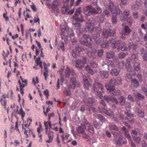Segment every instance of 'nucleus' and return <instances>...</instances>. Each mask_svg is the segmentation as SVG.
Returning <instances> with one entry per match:
<instances>
[{
  "label": "nucleus",
  "mask_w": 147,
  "mask_h": 147,
  "mask_svg": "<svg viewBox=\"0 0 147 147\" xmlns=\"http://www.w3.org/2000/svg\"><path fill=\"white\" fill-rule=\"evenodd\" d=\"M19 114L20 115H21L22 118V119H23L24 117L25 113L24 111H23L22 108H21L20 109L19 112Z\"/></svg>",
  "instance_id": "obj_61"
},
{
  "label": "nucleus",
  "mask_w": 147,
  "mask_h": 147,
  "mask_svg": "<svg viewBox=\"0 0 147 147\" xmlns=\"http://www.w3.org/2000/svg\"><path fill=\"white\" fill-rule=\"evenodd\" d=\"M114 10V11L113 13L112 14L117 15L118 14L120 15L122 14V12L120 10L118 6H116L115 7Z\"/></svg>",
  "instance_id": "obj_35"
},
{
  "label": "nucleus",
  "mask_w": 147,
  "mask_h": 147,
  "mask_svg": "<svg viewBox=\"0 0 147 147\" xmlns=\"http://www.w3.org/2000/svg\"><path fill=\"white\" fill-rule=\"evenodd\" d=\"M117 15L112 14L111 19L112 23L113 24H116L117 23Z\"/></svg>",
  "instance_id": "obj_48"
},
{
  "label": "nucleus",
  "mask_w": 147,
  "mask_h": 147,
  "mask_svg": "<svg viewBox=\"0 0 147 147\" xmlns=\"http://www.w3.org/2000/svg\"><path fill=\"white\" fill-rule=\"evenodd\" d=\"M53 131H51L50 129H49V131H47V133H46V134L48 135V136L49 137H50V138H53Z\"/></svg>",
  "instance_id": "obj_63"
},
{
  "label": "nucleus",
  "mask_w": 147,
  "mask_h": 147,
  "mask_svg": "<svg viewBox=\"0 0 147 147\" xmlns=\"http://www.w3.org/2000/svg\"><path fill=\"white\" fill-rule=\"evenodd\" d=\"M90 65L93 68H96L98 67V63L94 61H92L90 62Z\"/></svg>",
  "instance_id": "obj_50"
},
{
  "label": "nucleus",
  "mask_w": 147,
  "mask_h": 147,
  "mask_svg": "<svg viewBox=\"0 0 147 147\" xmlns=\"http://www.w3.org/2000/svg\"><path fill=\"white\" fill-rule=\"evenodd\" d=\"M121 130L124 132L125 136L128 140L129 141H131V137L128 133V131L125 126H123L121 129Z\"/></svg>",
  "instance_id": "obj_22"
},
{
  "label": "nucleus",
  "mask_w": 147,
  "mask_h": 147,
  "mask_svg": "<svg viewBox=\"0 0 147 147\" xmlns=\"http://www.w3.org/2000/svg\"><path fill=\"white\" fill-rule=\"evenodd\" d=\"M122 27L120 34L123 40H125L126 38V36L129 34L131 30L129 27L124 24H122Z\"/></svg>",
  "instance_id": "obj_3"
},
{
  "label": "nucleus",
  "mask_w": 147,
  "mask_h": 147,
  "mask_svg": "<svg viewBox=\"0 0 147 147\" xmlns=\"http://www.w3.org/2000/svg\"><path fill=\"white\" fill-rule=\"evenodd\" d=\"M133 138L134 140L137 143L140 144L141 140V138L137 136H133Z\"/></svg>",
  "instance_id": "obj_47"
},
{
  "label": "nucleus",
  "mask_w": 147,
  "mask_h": 147,
  "mask_svg": "<svg viewBox=\"0 0 147 147\" xmlns=\"http://www.w3.org/2000/svg\"><path fill=\"white\" fill-rule=\"evenodd\" d=\"M83 37L85 39V40H84L82 39L79 38V41L84 45L87 46L89 48H92L91 44L87 40V39L90 38L89 35L88 34H85L83 35Z\"/></svg>",
  "instance_id": "obj_8"
},
{
  "label": "nucleus",
  "mask_w": 147,
  "mask_h": 147,
  "mask_svg": "<svg viewBox=\"0 0 147 147\" xmlns=\"http://www.w3.org/2000/svg\"><path fill=\"white\" fill-rule=\"evenodd\" d=\"M109 128L110 131H112L111 133L113 134V132L117 133L118 132H120L118 127L114 124L111 123L109 125Z\"/></svg>",
  "instance_id": "obj_23"
},
{
  "label": "nucleus",
  "mask_w": 147,
  "mask_h": 147,
  "mask_svg": "<svg viewBox=\"0 0 147 147\" xmlns=\"http://www.w3.org/2000/svg\"><path fill=\"white\" fill-rule=\"evenodd\" d=\"M106 61L107 64L103 65L104 68L106 69L109 71V70H111L113 69L114 67V63L111 61L107 59Z\"/></svg>",
  "instance_id": "obj_15"
},
{
  "label": "nucleus",
  "mask_w": 147,
  "mask_h": 147,
  "mask_svg": "<svg viewBox=\"0 0 147 147\" xmlns=\"http://www.w3.org/2000/svg\"><path fill=\"white\" fill-rule=\"evenodd\" d=\"M98 110L100 113L105 114L110 117H113L114 112L111 109L109 110L106 108H103L102 109L99 108Z\"/></svg>",
  "instance_id": "obj_13"
},
{
  "label": "nucleus",
  "mask_w": 147,
  "mask_h": 147,
  "mask_svg": "<svg viewBox=\"0 0 147 147\" xmlns=\"http://www.w3.org/2000/svg\"><path fill=\"white\" fill-rule=\"evenodd\" d=\"M142 4L141 0H136L135 2L133 3L131 5L132 9L135 11L138 10L141 6Z\"/></svg>",
  "instance_id": "obj_16"
},
{
  "label": "nucleus",
  "mask_w": 147,
  "mask_h": 147,
  "mask_svg": "<svg viewBox=\"0 0 147 147\" xmlns=\"http://www.w3.org/2000/svg\"><path fill=\"white\" fill-rule=\"evenodd\" d=\"M116 64L118 65L120 68H122L125 65V62L123 61L121 62L117 61L116 63Z\"/></svg>",
  "instance_id": "obj_52"
},
{
  "label": "nucleus",
  "mask_w": 147,
  "mask_h": 147,
  "mask_svg": "<svg viewBox=\"0 0 147 147\" xmlns=\"http://www.w3.org/2000/svg\"><path fill=\"white\" fill-rule=\"evenodd\" d=\"M31 131V130L30 129L25 130V131H24V134L26 135L27 138L30 135V132Z\"/></svg>",
  "instance_id": "obj_59"
},
{
  "label": "nucleus",
  "mask_w": 147,
  "mask_h": 147,
  "mask_svg": "<svg viewBox=\"0 0 147 147\" xmlns=\"http://www.w3.org/2000/svg\"><path fill=\"white\" fill-rule=\"evenodd\" d=\"M91 5H88L84 8L83 12L85 15L88 16L90 15L91 12Z\"/></svg>",
  "instance_id": "obj_27"
},
{
  "label": "nucleus",
  "mask_w": 147,
  "mask_h": 147,
  "mask_svg": "<svg viewBox=\"0 0 147 147\" xmlns=\"http://www.w3.org/2000/svg\"><path fill=\"white\" fill-rule=\"evenodd\" d=\"M87 28L88 31L90 32V33H93V35L94 34H96V30H97L98 29H96V31H94L95 27L92 25H87ZM100 29L99 28L98 30Z\"/></svg>",
  "instance_id": "obj_26"
},
{
  "label": "nucleus",
  "mask_w": 147,
  "mask_h": 147,
  "mask_svg": "<svg viewBox=\"0 0 147 147\" xmlns=\"http://www.w3.org/2000/svg\"><path fill=\"white\" fill-rule=\"evenodd\" d=\"M87 62V59L85 57H82L81 60H77L76 61V66L80 69L84 67V65Z\"/></svg>",
  "instance_id": "obj_10"
},
{
  "label": "nucleus",
  "mask_w": 147,
  "mask_h": 147,
  "mask_svg": "<svg viewBox=\"0 0 147 147\" xmlns=\"http://www.w3.org/2000/svg\"><path fill=\"white\" fill-rule=\"evenodd\" d=\"M92 90H93V92L97 94L98 96L100 98H102L103 96L101 92L98 90H97V88L94 87V86L93 89H92Z\"/></svg>",
  "instance_id": "obj_34"
},
{
  "label": "nucleus",
  "mask_w": 147,
  "mask_h": 147,
  "mask_svg": "<svg viewBox=\"0 0 147 147\" xmlns=\"http://www.w3.org/2000/svg\"><path fill=\"white\" fill-rule=\"evenodd\" d=\"M61 38L64 40L67 39L68 36H70L73 44H75V40L74 39V34L72 29L69 26H64L61 28Z\"/></svg>",
  "instance_id": "obj_1"
},
{
  "label": "nucleus",
  "mask_w": 147,
  "mask_h": 147,
  "mask_svg": "<svg viewBox=\"0 0 147 147\" xmlns=\"http://www.w3.org/2000/svg\"><path fill=\"white\" fill-rule=\"evenodd\" d=\"M98 119L101 122H103L106 121L105 117L101 114H98L97 115Z\"/></svg>",
  "instance_id": "obj_49"
},
{
  "label": "nucleus",
  "mask_w": 147,
  "mask_h": 147,
  "mask_svg": "<svg viewBox=\"0 0 147 147\" xmlns=\"http://www.w3.org/2000/svg\"><path fill=\"white\" fill-rule=\"evenodd\" d=\"M81 8L79 7L76 9L75 13V15L73 16V18L78 21L81 22H83V18L81 15Z\"/></svg>",
  "instance_id": "obj_6"
},
{
  "label": "nucleus",
  "mask_w": 147,
  "mask_h": 147,
  "mask_svg": "<svg viewBox=\"0 0 147 147\" xmlns=\"http://www.w3.org/2000/svg\"><path fill=\"white\" fill-rule=\"evenodd\" d=\"M71 77L70 81V84L68 88L74 89L75 87H79L80 86V82L76 77V76Z\"/></svg>",
  "instance_id": "obj_5"
},
{
  "label": "nucleus",
  "mask_w": 147,
  "mask_h": 147,
  "mask_svg": "<svg viewBox=\"0 0 147 147\" xmlns=\"http://www.w3.org/2000/svg\"><path fill=\"white\" fill-rule=\"evenodd\" d=\"M125 99V98L123 96H120L119 97L118 100L121 105L125 106L127 105Z\"/></svg>",
  "instance_id": "obj_31"
},
{
  "label": "nucleus",
  "mask_w": 147,
  "mask_h": 147,
  "mask_svg": "<svg viewBox=\"0 0 147 147\" xmlns=\"http://www.w3.org/2000/svg\"><path fill=\"white\" fill-rule=\"evenodd\" d=\"M129 13L130 12L128 10H125L123 13V17L121 16V21L123 22H125L127 19V17L129 16Z\"/></svg>",
  "instance_id": "obj_28"
},
{
  "label": "nucleus",
  "mask_w": 147,
  "mask_h": 147,
  "mask_svg": "<svg viewBox=\"0 0 147 147\" xmlns=\"http://www.w3.org/2000/svg\"><path fill=\"white\" fill-rule=\"evenodd\" d=\"M113 45V47L114 49H117V50H120L121 49V41L120 40H114L112 42Z\"/></svg>",
  "instance_id": "obj_24"
},
{
  "label": "nucleus",
  "mask_w": 147,
  "mask_h": 147,
  "mask_svg": "<svg viewBox=\"0 0 147 147\" xmlns=\"http://www.w3.org/2000/svg\"><path fill=\"white\" fill-rule=\"evenodd\" d=\"M115 54L114 52L109 51L107 53L106 57L107 59H111L113 57Z\"/></svg>",
  "instance_id": "obj_42"
},
{
  "label": "nucleus",
  "mask_w": 147,
  "mask_h": 147,
  "mask_svg": "<svg viewBox=\"0 0 147 147\" xmlns=\"http://www.w3.org/2000/svg\"><path fill=\"white\" fill-rule=\"evenodd\" d=\"M86 31V30L85 28H77L76 29V33L78 36H80L81 34L85 32Z\"/></svg>",
  "instance_id": "obj_37"
},
{
  "label": "nucleus",
  "mask_w": 147,
  "mask_h": 147,
  "mask_svg": "<svg viewBox=\"0 0 147 147\" xmlns=\"http://www.w3.org/2000/svg\"><path fill=\"white\" fill-rule=\"evenodd\" d=\"M102 35L104 40H105V38H107L110 36L114 37L116 36L115 32L114 30L107 29L103 31Z\"/></svg>",
  "instance_id": "obj_9"
},
{
  "label": "nucleus",
  "mask_w": 147,
  "mask_h": 147,
  "mask_svg": "<svg viewBox=\"0 0 147 147\" xmlns=\"http://www.w3.org/2000/svg\"><path fill=\"white\" fill-rule=\"evenodd\" d=\"M73 24L75 26V27L77 28H80L81 25L80 23L78 22H73Z\"/></svg>",
  "instance_id": "obj_64"
},
{
  "label": "nucleus",
  "mask_w": 147,
  "mask_h": 147,
  "mask_svg": "<svg viewBox=\"0 0 147 147\" xmlns=\"http://www.w3.org/2000/svg\"><path fill=\"white\" fill-rule=\"evenodd\" d=\"M69 9L68 5H67L66 4H63V6L61 9L62 13L64 14H67Z\"/></svg>",
  "instance_id": "obj_30"
},
{
  "label": "nucleus",
  "mask_w": 147,
  "mask_h": 147,
  "mask_svg": "<svg viewBox=\"0 0 147 147\" xmlns=\"http://www.w3.org/2000/svg\"><path fill=\"white\" fill-rule=\"evenodd\" d=\"M94 87L97 88L96 86H97L98 88L100 89L102 91H103V85L99 83L97 80H94V82L93 84L92 89H93L94 86Z\"/></svg>",
  "instance_id": "obj_32"
},
{
  "label": "nucleus",
  "mask_w": 147,
  "mask_h": 147,
  "mask_svg": "<svg viewBox=\"0 0 147 147\" xmlns=\"http://www.w3.org/2000/svg\"><path fill=\"white\" fill-rule=\"evenodd\" d=\"M102 10L98 6H96L95 8H93L91 6L90 13L92 14H97L101 13Z\"/></svg>",
  "instance_id": "obj_20"
},
{
  "label": "nucleus",
  "mask_w": 147,
  "mask_h": 147,
  "mask_svg": "<svg viewBox=\"0 0 147 147\" xmlns=\"http://www.w3.org/2000/svg\"><path fill=\"white\" fill-rule=\"evenodd\" d=\"M84 124L87 125L88 127V131L91 133H93L94 132V128L92 125L91 124L89 123L87 121L86 119H85L84 121Z\"/></svg>",
  "instance_id": "obj_25"
},
{
  "label": "nucleus",
  "mask_w": 147,
  "mask_h": 147,
  "mask_svg": "<svg viewBox=\"0 0 147 147\" xmlns=\"http://www.w3.org/2000/svg\"><path fill=\"white\" fill-rule=\"evenodd\" d=\"M116 39L115 38H112L109 39L108 40H105L106 41L108 45L109 46V44L110 43H112V44L113 42L114 41V40H115Z\"/></svg>",
  "instance_id": "obj_60"
},
{
  "label": "nucleus",
  "mask_w": 147,
  "mask_h": 147,
  "mask_svg": "<svg viewBox=\"0 0 147 147\" xmlns=\"http://www.w3.org/2000/svg\"><path fill=\"white\" fill-rule=\"evenodd\" d=\"M0 102L1 103V105L3 106L4 108L5 109H6V105L7 104L6 100L2 99V98H1L0 100Z\"/></svg>",
  "instance_id": "obj_58"
},
{
  "label": "nucleus",
  "mask_w": 147,
  "mask_h": 147,
  "mask_svg": "<svg viewBox=\"0 0 147 147\" xmlns=\"http://www.w3.org/2000/svg\"><path fill=\"white\" fill-rule=\"evenodd\" d=\"M116 79H112L111 80L109 83L107 84L113 86L114 87V85L116 84Z\"/></svg>",
  "instance_id": "obj_56"
},
{
  "label": "nucleus",
  "mask_w": 147,
  "mask_h": 147,
  "mask_svg": "<svg viewBox=\"0 0 147 147\" xmlns=\"http://www.w3.org/2000/svg\"><path fill=\"white\" fill-rule=\"evenodd\" d=\"M84 82V87L86 89L88 90L91 85L90 82L88 80L85 81Z\"/></svg>",
  "instance_id": "obj_44"
},
{
  "label": "nucleus",
  "mask_w": 147,
  "mask_h": 147,
  "mask_svg": "<svg viewBox=\"0 0 147 147\" xmlns=\"http://www.w3.org/2000/svg\"><path fill=\"white\" fill-rule=\"evenodd\" d=\"M87 24L93 25L95 28H99L101 24L95 20L91 18L88 20L86 22Z\"/></svg>",
  "instance_id": "obj_14"
},
{
  "label": "nucleus",
  "mask_w": 147,
  "mask_h": 147,
  "mask_svg": "<svg viewBox=\"0 0 147 147\" xmlns=\"http://www.w3.org/2000/svg\"><path fill=\"white\" fill-rule=\"evenodd\" d=\"M96 34H94L93 35L92 38L96 42V44H100L101 42V39L99 38L100 29L96 30Z\"/></svg>",
  "instance_id": "obj_17"
},
{
  "label": "nucleus",
  "mask_w": 147,
  "mask_h": 147,
  "mask_svg": "<svg viewBox=\"0 0 147 147\" xmlns=\"http://www.w3.org/2000/svg\"><path fill=\"white\" fill-rule=\"evenodd\" d=\"M134 68L135 71H139L140 69V64L137 62H135L134 65Z\"/></svg>",
  "instance_id": "obj_46"
},
{
  "label": "nucleus",
  "mask_w": 147,
  "mask_h": 147,
  "mask_svg": "<svg viewBox=\"0 0 147 147\" xmlns=\"http://www.w3.org/2000/svg\"><path fill=\"white\" fill-rule=\"evenodd\" d=\"M138 59V55L137 54L132 53L131 54V58L130 59L131 60H133L134 61H137Z\"/></svg>",
  "instance_id": "obj_45"
},
{
  "label": "nucleus",
  "mask_w": 147,
  "mask_h": 147,
  "mask_svg": "<svg viewBox=\"0 0 147 147\" xmlns=\"http://www.w3.org/2000/svg\"><path fill=\"white\" fill-rule=\"evenodd\" d=\"M94 101V99L91 98H88L86 101L87 102L86 105L88 107L87 109L90 112L91 111L94 112L95 111V109L92 106L93 105H92Z\"/></svg>",
  "instance_id": "obj_12"
},
{
  "label": "nucleus",
  "mask_w": 147,
  "mask_h": 147,
  "mask_svg": "<svg viewBox=\"0 0 147 147\" xmlns=\"http://www.w3.org/2000/svg\"><path fill=\"white\" fill-rule=\"evenodd\" d=\"M68 88L69 89L68 90L65 89L63 91V93L67 96H70L71 94V91L70 90V89H70L69 88Z\"/></svg>",
  "instance_id": "obj_54"
},
{
  "label": "nucleus",
  "mask_w": 147,
  "mask_h": 147,
  "mask_svg": "<svg viewBox=\"0 0 147 147\" xmlns=\"http://www.w3.org/2000/svg\"><path fill=\"white\" fill-rule=\"evenodd\" d=\"M131 83L133 85V86L137 88L139 85V83L138 81L135 78H132L131 79Z\"/></svg>",
  "instance_id": "obj_41"
},
{
  "label": "nucleus",
  "mask_w": 147,
  "mask_h": 147,
  "mask_svg": "<svg viewBox=\"0 0 147 147\" xmlns=\"http://www.w3.org/2000/svg\"><path fill=\"white\" fill-rule=\"evenodd\" d=\"M65 75L66 78H69L71 75L72 76H76V73L74 70H71L69 68L67 67L65 70Z\"/></svg>",
  "instance_id": "obj_19"
},
{
  "label": "nucleus",
  "mask_w": 147,
  "mask_h": 147,
  "mask_svg": "<svg viewBox=\"0 0 147 147\" xmlns=\"http://www.w3.org/2000/svg\"><path fill=\"white\" fill-rule=\"evenodd\" d=\"M109 3L108 6L106 7V9L103 11L105 15L107 16V17H109L110 12H112L113 8L114 6L113 1L112 0H109Z\"/></svg>",
  "instance_id": "obj_11"
},
{
  "label": "nucleus",
  "mask_w": 147,
  "mask_h": 147,
  "mask_svg": "<svg viewBox=\"0 0 147 147\" xmlns=\"http://www.w3.org/2000/svg\"><path fill=\"white\" fill-rule=\"evenodd\" d=\"M126 61H127L126 64L128 65V66L127 65H126L127 70L128 72H132L133 71V69H132L131 66L130 65V58L127 59Z\"/></svg>",
  "instance_id": "obj_33"
},
{
  "label": "nucleus",
  "mask_w": 147,
  "mask_h": 147,
  "mask_svg": "<svg viewBox=\"0 0 147 147\" xmlns=\"http://www.w3.org/2000/svg\"><path fill=\"white\" fill-rule=\"evenodd\" d=\"M82 47L79 45H76L75 49L72 51L71 55L73 57L75 58H77L82 52Z\"/></svg>",
  "instance_id": "obj_4"
},
{
  "label": "nucleus",
  "mask_w": 147,
  "mask_h": 147,
  "mask_svg": "<svg viewBox=\"0 0 147 147\" xmlns=\"http://www.w3.org/2000/svg\"><path fill=\"white\" fill-rule=\"evenodd\" d=\"M132 37L133 39L134 40L135 42L136 41L138 42L140 40L139 36L136 32H134L133 33Z\"/></svg>",
  "instance_id": "obj_38"
},
{
  "label": "nucleus",
  "mask_w": 147,
  "mask_h": 147,
  "mask_svg": "<svg viewBox=\"0 0 147 147\" xmlns=\"http://www.w3.org/2000/svg\"><path fill=\"white\" fill-rule=\"evenodd\" d=\"M136 111V113H137L138 114L140 117H142L144 116V113L140 109L137 108Z\"/></svg>",
  "instance_id": "obj_43"
},
{
  "label": "nucleus",
  "mask_w": 147,
  "mask_h": 147,
  "mask_svg": "<svg viewBox=\"0 0 147 147\" xmlns=\"http://www.w3.org/2000/svg\"><path fill=\"white\" fill-rule=\"evenodd\" d=\"M141 55L143 59L145 61H147V52L146 51H144Z\"/></svg>",
  "instance_id": "obj_53"
},
{
  "label": "nucleus",
  "mask_w": 147,
  "mask_h": 147,
  "mask_svg": "<svg viewBox=\"0 0 147 147\" xmlns=\"http://www.w3.org/2000/svg\"><path fill=\"white\" fill-rule=\"evenodd\" d=\"M119 70L113 68L110 71V73L113 76H117L119 74Z\"/></svg>",
  "instance_id": "obj_40"
},
{
  "label": "nucleus",
  "mask_w": 147,
  "mask_h": 147,
  "mask_svg": "<svg viewBox=\"0 0 147 147\" xmlns=\"http://www.w3.org/2000/svg\"><path fill=\"white\" fill-rule=\"evenodd\" d=\"M82 137L84 138L87 141L90 140H91L90 136L86 134H84L82 136Z\"/></svg>",
  "instance_id": "obj_62"
},
{
  "label": "nucleus",
  "mask_w": 147,
  "mask_h": 147,
  "mask_svg": "<svg viewBox=\"0 0 147 147\" xmlns=\"http://www.w3.org/2000/svg\"><path fill=\"white\" fill-rule=\"evenodd\" d=\"M105 88L107 91L111 92L114 96L119 95L120 92L119 90L115 89L113 86L110 85L108 84H106Z\"/></svg>",
  "instance_id": "obj_7"
},
{
  "label": "nucleus",
  "mask_w": 147,
  "mask_h": 147,
  "mask_svg": "<svg viewBox=\"0 0 147 147\" xmlns=\"http://www.w3.org/2000/svg\"><path fill=\"white\" fill-rule=\"evenodd\" d=\"M93 124L96 128L98 129L100 128V125L98 123L96 120L93 121Z\"/></svg>",
  "instance_id": "obj_57"
},
{
  "label": "nucleus",
  "mask_w": 147,
  "mask_h": 147,
  "mask_svg": "<svg viewBox=\"0 0 147 147\" xmlns=\"http://www.w3.org/2000/svg\"><path fill=\"white\" fill-rule=\"evenodd\" d=\"M128 45L129 49L132 48L133 49L135 50L137 48L138 44L136 43H133L131 42H129L128 44Z\"/></svg>",
  "instance_id": "obj_36"
},
{
  "label": "nucleus",
  "mask_w": 147,
  "mask_h": 147,
  "mask_svg": "<svg viewBox=\"0 0 147 147\" xmlns=\"http://www.w3.org/2000/svg\"><path fill=\"white\" fill-rule=\"evenodd\" d=\"M104 98L107 102H109L111 101L112 102H114L117 104L118 103V101L117 99L115 97L110 96H107L106 95L104 96Z\"/></svg>",
  "instance_id": "obj_18"
},
{
  "label": "nucleus",
  "mask_w": 147,
  "mask_h": 147,
  "mask_svg": "<svg viewBox=\"0 0 147 147\" xmlns=\"http://www.w3.org/2000/svg\"><path fill=\"white\" fill-rule=\"evenodd\" d=\"M121 49L122 51H125L127 49V47L124 42H123L122 43L121 47Z\"/></svg>",
  "instance_id": "obj_51"
},
{
  "label": "nucleus",
  "mask_w": 147,
  "mask_h": 147,
  "mask_svg": "<svg viewBox=\"0 0 147 147\" xmlns=\"http://www.w3.org/2000/svg\"><path fill=\"white\" fill-rule=\"evenodd\" d=\"M58 49L59 50L61 49L63 51L64 50V46L63 43L62 42L58 45Z\"/></svg>",
  "instance_id": "obj_55"
},
{
  "label": "nucleus",
  "mask_w": 147,
  "mask_h": 147,
  "mask_svg": "<svg viewBox=\"0 0 147 147\" xmlns=\"http://www.w3.org/2000/svg\"><path fill=\"white\" fill-rule=\"evenodd\" d=\"M105 71H100L99 72V74L101 76V78L102 79H105L107 78L108 76V71L107 69L105 68Z\"/></svg>",
  "instance_id": "obj_29"
},
{
  "label": "nucleus",
  "mask_w": 147,
  "mask_h": 147,
  "mask_svg": "<svg viewBox=\"0 0 147 147\" xmlns=\"http://www.w3.org/2000/svg\"><path fill=\"white\" fill-rule=\"evenodd\" d=\"M86 126L85 125H81L78 127L77 128V129L79 133H83L84 132V130L86 129Z\"/></svg>",
  "instance_id": "obj_39"
},
{
  "label": "nucleus",
  "mask_w": 147,
  "mask_h": 147,
  "mask_svg": "<svg viewBox=\"0 0 147 147\" xmlns=\"http://www.w3.org/2000/svg\"><path fill=\"white\" fill-rule=\"evenodd\" d=\"M113 135L114 136V139L117 145L121 146L123 144L127 143L126 141H124L123 140V136L121 135L120 132L117 133L113 132Z\"/></svg>",
  "instance_id": "obj_2"
},
{
  "label": "nucleus",
  "mask_w": 147,
  "mask_h": 147,
  "mask_svg": "<svg viewBox=\"0 0 147 147\" xmlns=\"http://www.w3.org/2000/svg\"><path fill=\"white\" fill-rule=\"evenodd\" d=\"M60 5L59 1L55 0L52 2V7L53 10L56 12L59 11V6Z\"/></svg>",
  "instance_id": "obj_21"
}]
</instances>
